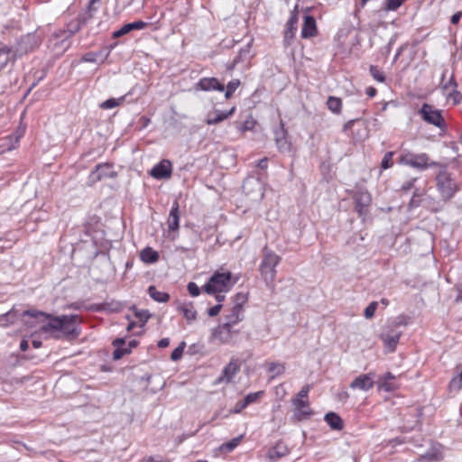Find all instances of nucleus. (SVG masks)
Listing matches in <instances>:
<instances>
[{"instance_id":"1","label":"nucleus","mask_w":462,"mask_h":462,"mask_svg":"<svg viewBox=\"0 0 462 462\" xmlns=\"http://www.w3.org/2000/svg\"><path fill=\"white\" fill-rule=\"evenodd\" d=\"M23 315L36 319L40 324V330L46 334H52L55 338L64 337L68 339H74L79 336V324L81 319L79 315L55 317L35 310H26Z\"/></svg>"},{"instance_id":"2","label":"nucleus","mask_w":462,"mask_h":462,"mask_svg":"<svg viewBox=\"0 0 462 462\" xmlns=\"http://www.w3.org/2000/svg\"><path fill=\"white\" fill-rule=\"evenodd\" d=\"M436 186L444 201H448L459 189L455 179L446 169H442L436 176Z\"/></svg>"},{"instance_id":"3","label":"nucleus","mask_w":462,"mask_h":462,"mask_svg":"<svg viewBox=\"0 0 462 462\" xmlns=\"http://www.w3.org/2000/svg\"><path fill=\"white\" fill-rule=\"evenodd\" d=\"M281 257L267 247L263 249V257L259 270L267 285L273 283L276 276V266L279 264Z\"/></svg>"},{"instance_id":"4","label":"nucleus","mask_w":462,"mask_h":462,"mask_svg":"<svg viewBox=\"0 0 462 462\" xmlns=\"http://www.w3.org/2000/svg\"><path fill=\"white\" fill-rule=\"evenodd\" d=\"M231 277L229 272H216L203 286V289L208 294L226 292L232 287Z\"/></svg>"},{"instance_id":"5","label":"nucleus","mask_w":462,"mask_h":462,"mask_svg":"<svg viewBox=\"0 0 462 462\" xmlns=\"http://www.w3.org/2000/svg\"><path fill=\"white\" fill-rule=\"evenodd\" d=\"M400 163L420 171L438 165L436 162L430 160L427 153H413L411 152H406L400 156Z\"/></svg>"},{"instance_id":"6","label":"nucleus","mask_w":462,"mask_h":462,"mask_svg":"<svg viewBox=\"0 0 462 462\" xmlns=\"http://www.w3.org/2000/svg\"><path fill=\"white\" fill-rule=\"evenodd\" d=\"M419 114L428 124L433 125L439 129H444L446 126L441 111L434 108V106L430 104L424 103L419 110Z\"/></svg>"},{"instance_id":"7","label":"nucleus","mask_w":462,"mask_h":462,"mask_svg":"<svg viewBox=\"0 0 462 462\" xmlns=\"http://www.w3.org/2000/svg\"><path fill=\"white\" fill-rule=\"evenodd\" d=\"M32 40L33 37L27 35L21 39V41L17 43L15 50L13 48H2V56L7 55V61L14 62L17 56L27 53L32 49Z\"/></svg>"},{"instance_id":"8","label":"nucleus","mask_w":462,"mask_h":462,"mask_svg":"<svg viewBox=\"0 0 462 462\" xmlns=\"http://www.w3.org/2000/svg\"><path fill=\"white\" fill-rule=\"evenodd\" d=\"M374 374L368 373L356 377L350 383V388L362 391H369L374 385Z\"/></svg>"},{"instance_id":"9","label":"nucleus","mask_w":462,"mask_h":462,"mask_svg":"<svg viewBox=\"0 0 462 462\" xmlns=\"http://www.w3.org/2000/svg\"><path fill=\"white\" fill-rule=\"evenodd\" d=\"M79 25L76 26L74 30H68V31H60L58 33L54 34V42H53V48L54 49H63L66 50L70 46L69 39L71 36L79 31Z\"/></svg>"},{"instance_id":"10","label":"nucleus","mask_w":462,"mask_h":462,"mask_svg":"<svg viewBox=\"0 0 462 462\" xmlns=\"http://www.w3.org/2000/svg\"><path fill=\"white\" fill-rule=\"evenodd\" d=\"M195 90L211 91L217 90L223 92L225 90L224 84L220 83L216 78H203L194 87Z\"/></svg>"},{"instance_id":"11","label":"nucleus","mask_w":462,"mask_h":462,"mask_svg":"<svg viewBox=\"0 0 462 462\" xmlns=\"http://www.w3.org/2000/svg\"><path fill=\"white\" fill-rule=\"evenodd\" d=\"M290 454V448L282 441H278L273 447L267 451V458L270 462H276L282 457Z\"/></svg>"},{"instance_id":"12","label":"nucleus","mask_w":462,"mask_h":462,"mask_svg":"<svg viewBox=\"0 0 462 462\" xmlns=\"http://www.w3.org/2000/svg\"><path fill=\"white\" fill-rule=\"evenodd\" d=\"M24 134V127H18L15 129L14 132L5 135L2 141L4 140L5 143H2V152L5 151H11L14 149L20 140V138Z\"/></svg>"},{"instance_id":"13","label":"nucleus","mask_w":462,"mask_h":462,"mask_svg":"<svg viewBox=\"0 0 462 462\" xmlns=\"http://www.w3.org/2000/svg\"><path fill=\"white\" fill-rule=\"evenodd\" d=\"M171 163L168 160H162L151 170V175L154 179H167L171 175Z\"/></svg>"},{"instance_id":"14","label":"nucleus","mask_w":462,"mask_h":462,"mask_svg":"<svg viewBox=\"0 0 462 462\" xmlns=\"http://www.w3.org/2000/svg\"><path fill=\"white\" fill-rule=\"evenodd\" d=\"M116 173L112 170V166L108 163L98 164L95 170L91 171L89 179L92 181H98L105 178H113Z\"/></svg>"},{"instance_id":"15","label":"nucleus","mask_w":462,"mask_h":462,"mask_svg":"<svg viewBox=\"0 0 462 462\" xmlns=\"http://www.w3.org/2000/svg\"><path fill=\"white\" fill-rule=\"evenodd\" d=\"M356 209L360 216L366 214L371 203V195L367 191L359 190L354 196Z\"/></svg>"},{"instance_id":"16","label":"nucleus","mask_w":462,"mask_h":462,"mask_svg":"<svg viewBox=\"0 0 462 462\" xmlns=\"http://www.w3.org/2000/svg\"><path fill=\"white\" fill-rule=\"evenodd\" d=\"M232 327L225 322L217 326L212 331V338L217 339L220 343H229L232 340Z\"/></svg>"},{"instance_id":"17","label":"nucleus","mask_w":462,"mask_h":462,"mask_svg":"<svg viewBox=\"0 0 462 462\" xmlns=\"http://www.w3.org/2000/svg\"><path fill=\"white\" fill-rule=\"evenodd\" d=\"M180 218V206H179L178 201L175 200L173 202L171 209L170 210L169 217L167 219V226H168L169 232H176L179 230Z\"/></svg>"},{"instance_id":"18","label":"nucleus","mask_w":462,"mask_h":462,"mask_svg":"<svg viewBox=\"0 0 462 462\" xmlns=\"http://www.w3.org/2000/svg\"><path fill=\"white\" fill-rule=\"evenodd\" d=\"M292 404L295 407L294 416L301 420L308 418L311 414V411L309 407V402L299 398L292 399Z\"/></svg>"},{"instance_id":"19","label":"nucleus","mask_w":462,"mask_h":462,"mask_svg":"<svg viewBox=\"0 0 462 462\" xmlns=\"http://www.w3.org/2000/svg\"><path fill=\"white\" fill-rule=\"evenodd\" d=\"M240 369V364L237 360L232 359L223 369L217 382H230Z\"/></svg>"},{"instance_id":"20","label":"nucleus","mask_w":462,"mask_h":462,"mask_svg":"<svg viewBox=\"0 0 462 462\" xmlns=\"http://www.w3.org/2000/svg\"><path fill=\"white\" fill-rule=\"evenodd\" d=\"M395 375L390 372L381 376L377 381V386L379 390L385 392H393L398 388L397 383L394 382Z\"/></svg>"},{"instance_id":"21","label":"nucleus","mask_w":462,"mask_h":462,"mask_svg":"<svg viewBox=\"0 0 462 462\" xmlns=\"http://www.w3.org/2000/svg\"><path fill=\"white\" fill-rule=\"evenodd\" d=\"M318 32L316 20L311 15L304 16V23L302 25L300 35L304 39L311 38Z\"/></svg>"},{"instance_id":"22","label":"nucleus","mask_w":462,"mask_h":462,"mask_svg":"<svg viewBox=\"0 0 462 462\" xmlns=\"http://www.w3.org/2000/svg\"><path fill=\"white\" fill-rule=\"evenodd\" d=\"M235 110H236L235 106H233L228 111L215 110L213 113L208 115L205 122L208 125H217L220 122L230 117L234 114Z\"/></svg>"},{"instance_id":"23","label":"nucleus","mask_w":462,"mask_h":462,"mask_svg":"<svg viewBox=\"0 0 462 462\" xmlns=\"http://www.w3.org/2000/svg\"><path fill=\"white\" fill-rule=\"evenodd\" d=\"M146 26V23L143 21H135L123 25L119 30L113 32L115 38L121 37L132 32L133 30H142Z\"/></svg>"},{"instance_id":"24","label":"nucleus","mask_w":462,"mask_h":462,"mask_svg":"<svg viewBox=\"0 0 462 462\" xmlns=\"http://www.w3.org/2000/svg\"><path fill=\"white\" fill-rule=\"evenodd\" d=\"M125 340L122 337L116 338L113 341V346L116 347L113 353V358L115 360L121 359L124 356L130 353V348L125 347Z\"/></svg>"},{"instance_id":"25","label":"nucleus","mask_w":462,"mask_h":462,"mask_svg":"<svg viewBox=\"0 0 462 462\" xmlns=\"http://www.w3.org/2000/svg\"><path fill=\"white\" fill-rule=\"evenodd\" d=\"M251 47L252 42H248L245 47L240 49L238 54L233 60L230 69H233L238 63L246 61L252 58Z\"/></svg>"},{"instance_id":"26","label":"nucleus","mask_w":462,"mask_h":462,"mask_svg":"<svg viewBox=\"0 0 462 462\" xmlns=\"http://www.w3.org/2000/svg\"><path fill=\"white\" fill-rule=\"evenodd\" d=\"M244 319V310L242 309L232 307L229 314L226 315V324L233 327Z\"/></svg>"},{"instance_id":"27","label":"nucleus","mask_w":462,"mask_h":462,"mask_svg":"<svg viewBox=\"0 0 462 462\" xmlns=\"http://www.w3.org/2000/svg\"><path fill=\"white\" fill-rule=\"evenodd\" d=\"M324 420L332 430H341L344 427L342 419L335 412L327 413Z\"/></svg>"},{"instance_id":"28","label":"nucleus","mask_w":462,"mask_h":462,"mask_svg":"<svg viewBox=\"0 0 462 462\" xmlns=\"http://www.w3.org/2000/svg\"><path fill=\"white\" fill-rule=\"evenodd\" d=\"M462 388V365L457 367V374L450 380L448 391L457 393Z\"/></svg>"},{"instance_id":"29","label":"nucleus","mask_w":462,"mask_h":462,"mask_svg":"<svg viewBox=\"0 0 462 462\" xmlns=\"http://www.w3.org/2000/svg\"><path fill=\"white\" fill-rule=\"evenodd\" d=\"M401 337V333H396L394 335H382L381 338L383 341L384 346L390 352H393L396 348V346L399 342Z\"/></svg>"},{"instance_id":"30","label":"nucleus","mask_w":462,"mask_h":462,"mask_svg":"<svg viewBox=\"0 0 462 462\" xmlns=\"http://www.w3.org/2000/svg\"><path fill=\"white\" fill-rule=\"evenodd\" d=\"M140 257L146 263H153L158 261L159 254L152 248L146 247L141 252Z\"/></svg>"},{"instance_id":"31","label":"nucleus","mask_w":462,"mask_h":462,"mask_svg":"<svg viewBox=\"0 0 462 462\" xmlns=\"http://www.w3.org/2000/svg\"><path fill=\"white\" fill-rule=\"evenodd\" d=\"M148 293L157 302H167L170 299V295L167 292L158 291L153 285L148 288Z\"/></svg>"},{"instance_id":"32","label":"nucleus","mask_w":462,"mask_h":462,"mask_svg":"<svg viewBox=\"0 0 462 462\" xmlns=\"http://www.w3.org/2000/svg\"><path fill=\"white\" fill-rule=\"evenodd\" d=\"M447 72H448V70L445 69L442 74L441 88L448 94L449 91L456 90L457 84L455 80L454 75H451L450 79L448 81H446V82L444 81Z\"/></svg>"},{"instance_id":"33","label":"nucleus","mask_w":462,"mask_h":462,"mask_svg":"<svg viewBox=\"0 0 462 462\" xmlns=\"http://www.w3.org/2000/svg\"><path fill=\"white\" fill-rule=\"evenodd\" d=\"M179 310L183 314L188 322H191L196 319L197 312L191 304H185L179 307Z\"/></svg>"},{"instance_id":"34","label":"nucleus","mask_w":462,"mask_h":462,"mask_svg":"<svg viewBox=\"0 0 462 462\" xmlns=\"http://www.w3.org/2000/svg\"><path fill=\"white\" fill-rule=\"evenodd\" d=\"M298 27L285 25V31L283 35V44L285 47L290 46L292 43L296 31Z\"/></svg>"},{"instance_id":"35","label":"nucleus","mask_w":462,"mask_h":462,"mask_svg":"<svg viewBox=\"0 0 462 462\" xmlns=\"http://www.w3.org/2000/svg\"><path fill=\"white\" fill-rule=\"evenodd\" d=\"M327 105L328 109L334 114H339L342 107V101L340 98L336 97H329Z\"/></svg>"},{"instance_id":"36","label":"nucleus","mask_w":462,"mask_h":462,"mask_svg":"<svg viewBox=\"0 0 462 462\" xmlns=\"http://www.w3.org/2000/svg\"><path fill=\"white\" fill-rule=\"evenodd\" d=\"M243 438L244 435H240L239 437L234 438L230 441L222 444L220 447V450L224 452H231L239 445Z\"/></svg>"},{"instance_id":"37","label":"nucleus","mask_w":462,"mask_h":462,"mask_svg":"<svg viewBox=\"0 0 462 462\" xmlns=\"http://www.w3.org/2000/svg\"><path fill=\"white\" fill-rule=\"evenodd\" d=\"M268 371L273 374V378L278 375H281L285 371V366L282 363L280 362H272L269 365Z\"/></svg>"},{"instance_id":"38","label":"nucleus","mask_w":462,"mask_h":462,"mask_svg":"<svg viewBox=\"0 0 462 462\" xmlns=\"http://www.w3.org/2000/svg\"><path fill=\"white\" fill-rule=\"evenodd\" d=\"M132 310L134 311V317L142 323V326H143L150 318L148 310H138L135 307H133Z\"/></svg>"},{"instance_id":"39","label":"nucleus","mask_w":462,"mask_h":462,"mask_svg":"<svg viewBox=\"0 0 462 462\" xmlns=\"http://www.w3.org/2000/svg\"><path fill=\"white\" fill-rule=\"evenodd\" d=\"M239 85H240L239 79H234V80H231L230 82H228V84L226 85V92H225V97L226 99H229L232 97L233 93L239 87Z\"/></svg>"},{"instance_id":"40","label":"nucleus","mask_w":462,"mask_h":462,"mask_svg":"<svg viewBox=\"0 0 462 462\" xmlns=\"http://www.w3.org/2000/svg\"><path fill=\"white\" fill-rule=\"evenodd\" d=\"M247 301V295L243 292H238L234 297L233 307L242 309Z\"/></svg>"},{"instance_id":"41","label":"nucleus","mask_w":462,"mask_h":462,"mask_svg":"<svg viewBox=\"0 0 462 462\" xmlns=\"http://www.w3.org/2000/svg\"><path fill=\"white\" fill-rule=\"evenodd\" d=\"M124 100V97H120L118 99L109 98L103 102L100 105V107L103 109H111L120 105V103Z\"/></svg>"},{"instance_id":"42","label":"nucleus","mask_w":462,"mask_h":462,"mask_svg":"<svg viewBox=\"0 0 462 462\" xmlns=\"http://www.w3.org/2000/svg\"><path fill=\"white\" fill-rule=\"evenodd\" d=\"M186 346V343L182 341L179 346H177L171 353V358L172 361H178L181 358L184 348Z\"/></svg>"},{"instance_id":"43","label":"nucleus","mask_w":462,"mask_h":462,"mask_svg":"<svg viewBox=\"0 0 462 462\" xmlns=\"http://www.w3.org/2000/svg\"><path fill=\"white\" fill-rule=\"evenodd\" d=\"M261 394L260 392L258 393H252L247 394L243 401H241V408H245L248 404L255 402L259 395Z\"/></svg>"},{"instance_id":"44","label":"nucleus","mask_w":462,"mask_h":462,"mask_svg":"<svg viewBox=\"0 0 462 462\" xmlns=\"http://www.w3.org/2000/svg\"><path fill=\"white\" fill-rule=\"evenodd\" d=\"M370 73H371L372 77H373L375 80H377L378 82H384V80H385V76H384V74H383L382 71H380V70L378 69V68H377L376 66H373V65H372V66L370 67Z\"/></svg>"},{"instance_id":"45","label":"nucleus","mask_w":462,"mask_h":462,"mask_svg":"<svg viewBox=\"0 0 462 462\" xmlns=\"http://www.w3.org/2000/svg\"><path fill=\"white\" fill-rule=\"evenodd\" d=\"M393 152H388L384 154L382 162H381V168L383 170H386L393 166Z\"/></svg>"},{"instance_id":"46","label":"nucleus","mask_w":462,"mask_h":462,"mask_svg":"<svg viewBox=\"0 0 462 462\" xmlns=\"http://www.w3.org/2000/svg\"><path fill=\"white\" fill-rule=\"evenodd\" d=\"M377 302L376 301H372L365 309V311H364V316L366 318V319H371L374 317V312L377 309Z\"/></svg>"},{"instance_id":"47","label":"nucleus","mask_w":462,"mask_h":462,"mask_svg":"<svg viewBox=\"0 0 462 462\" xmlns=\"http://www.w3.org/2000/svg\"><path fill=\"white\" fill-rule=\"evenodd\" d=\"M298 6L296 5L294 7V10L291 12V16L288 20V22L286 23V25H289V26H295V27H298L297 24H298V21H299V16H298Z\"/></svg>"},{"instance_id":"48","label":"nucleus","mask_w":462,"mask_h":462,"mask_svg":"<svg viewBox=\"0 0 462 462\" xmlns=\"http://www.w3.org/2000/svg\"><path fill=\"white\" fill-rule=\"evenodd\" d=\"M275 143H276V146L279 151H281V152L290 151V143L287 141V138L276 139Z\"/></svg>"},{"instance_id":"49","label":"nucleus","mask_w":462,"mask_h":462,"mask_svg":"<svg viewBox=\"0 0 462 462\" xmlns=\"http://www.w3.org/2000/svg\"><path fill=\"white\" fill-rule=\"evenodd\" d=\"M403 2L404 0H386L385 8L386 10H396Z\"/></svg>"},{"instance_id":"50","label":"nucleus","mask_w":462,"mask_h":462,"mask_svg":"<svg viewBox=\"0 0 462 462\" xmlns=\"http://www.w3.org/2000/svg\"><path fill=\"white\" fill-rule=\"evenodd\" d=\"M187 289L189 293L193 297L199 296L200 293L199 287L193 282L188 283Z\"/></svg>"},{"instance_id":"51","label":"nucleus","mask_w":462,"mask_h":462,"mask_svg":"<svg viewBox=\"0 0 462 462\" xmlns=\"http://www.w3.org/2000/svg\"><path fill=\"white\" fill-rule=\"evenodd\" d=\"M98 56H99V54L97 52H87L86 54L83 55L82 60H84L86 62L95 63L97 61Z\"/></svg>"},{"instance_id":"52","label":"nucleus","mask_w":462,"mask_h":462,"mask_svg":"<svg viewBox=\"0 0 462 462\" xmlns=\"http://www.w3.org/2000/svg\"><path fill=\"white\" fill-rule=\"evenodd\" d=\"M422 195H423V191H420V189H417L413 193V196L411 200V204H412L413 206H419L420 204V202L422 201L420 199V197Z\"/></svg>"},{"instance_id":"53","label":"nucleus","mask_w":462,"mask_h":462,"mask_svg":"<svg viewBox=\"0 0 462 462\" xmlns=\"http://www.w3.org/2000/svg\"><path fill=\"white\" fill-rule=\"evenodd\" d=\"M281 138H286V131L282 124H281V126L278 129L274 130V140L276 141V139Z\"/></svg>"},{"instance_id":"54","label":"nucleus","mask_w":462,"mask_h":462,"mask_svg":"<svg viewBox=\"0 0 462 462\" xmlns=\"http://www.w3.org/2000/svg\"><path fill=\"white\" fill-rule=\"evenodd\" d=\"M310 390V384L304 385L301 388V390L298 393L296 398H299V399L302 400L303 398L308 397Z\"/></svg>"},{"instance_id":"55","label":"nucleus","mask_w":462,"mask_h":462,"mask_svg":"<svg viewBox=\"0 0 462 462\" xmlns=\"http://www.w3.org/2000/svg\"><path fill=\"white\" fill-rule=\"evenodd\" d=\"M222 309V305L220 303L215 305L214 307L208 309V314L210 317H216L219 314L220 310Z\"/></svg>"},{"instance_id":"56","label":"nucleus","mask_w":462,"mask_h":462,"mask_svg":"<svg viewBox=\"0 0 462 462\" xmlns=\"http://www.w3.org/2000/svg\"><path fill=\"white\" fill-rule=\"evenodd\" d=\"M254 125H255V121L254 120H253V119L246 120V121H245V123L241 126L240 130L242 132L252 130L254 128Z\"/></svg>"},{"instance_id":"57","label":"nucleus","mask_w":462,"mask_h":462,"mask_svg":"<svg viewBox=\"0 0 462 462\" xmlns=\"http://www.w3.org/2000/svg\"><path fill=\"white\" fill-rule=\"evenodd\" d=\"M447 96L452 98L455 103H459L461 100V94L457 89L449 91Z\"/></svg>"},{"instance_id":"58","label":"nucleus","mask_w":462,"mask_h":462,"mask_svg":"<svg viewBox=\"0 0 462 462\" xmlns=\"http://www.w3.org/2000/svg\"><path fill=\"white\" fill-rule=\"evenodd\" d=\"M248 186H257L260 189V182L257 180L248 179L244 182L243 189L246 190Z\"/></svg>"},{"instance_id":"59","label":"nucleus","mask_w":462,"mask_h":462,"mask_svg":"<svg viewBox=\"0 0 462 462\" xmlns=\"http://www.w3.org/2000/svg\"><path fill=\"white\" fill-rule=\"evenodd\" d=\"M416 180H417L416 178H413V179H411V180H407L406 182H404L402 185L401 189L402 190H404V191L410 190L413 187L414 182L416 181Z\"/></svg>"},{"instance_id":"60","label":"nucleus","mask_w":462,"mask_h":462,"mask_svg":"<svg viewBox=\"0 0 462 462\" xmlns=\"http://www.w3.org/2000/svg\"><path fill=\"white\" fill-rule=\"evenodd\" d=\"M462 17V12H457L456 14H454L451 18H450V22L452 24H457L459 23L460 19Z\"/></svg>"},{"instance_id":"61","label":"nucleus","mask_w":462,"mask_h":462,"mask_svg":"<svg viewBox=\"0 0 462 462\" xmlns=\"http://www.w3.org/2000/svg\"><path fill=\"white\" fill-rule=\"evenodd\" d=\"M98 3L99 2H93V4H92V0H89L88 5V13H90L89 17H91V15H92L91 13L92 12H96L97 10V5Z\"/></svg>"},{"instance_id":"62","label":"nucleus","mask_w":462,"mask_h":462,"mask_svg":"<svg viewBox=\"0 0 462 462\" xmlns=\"http://www.w3.org/2000/svg\"><path fill=\"white\" fill-rule=\"evenodd\" d=\"M9 75H10V79H9L8 85L12 86L13 84H16L18 81L17 74L16 73L13 74V72L11 70H9Z\"/></svg>"},{"instance_id":"63","label":"nucleus","mask_w":462,"mask_h":462,"mask_svg":"<svg viewBox=\"0 0 462 462\" xmlns=\"http://www.w3.org/2000/svg\"><path fill=\"white\" fill-rule=\"evenodd\" d=\"M170 344V339L168 337H164V338H162L161 340H159L158 342V346L160 348H164V347H167Z\"/></svg>"},{"instance_id":"64","label":"nucleus","mask_w":462,"mask_h":462,"mask_svg":"<svg viewBox=\"0 0 462 462\" xmlns=\"http://www.w3.org/2000/svg\"><path fill=\"white\" fill-rule=\"evenodd\" d=\"M267 163H268V160L267 158H263L262 160H260L258 162H257V166L263 170L266 169L267 168Z\"/></svg>"}]
</instances>
